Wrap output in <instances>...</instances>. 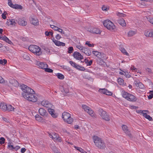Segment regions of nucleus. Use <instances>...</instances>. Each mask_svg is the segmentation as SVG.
<instances>
[{"instance_id": "obj_1", "label": "nucleus", "mask_w": 153, "mask_h": 153, "mask_svg": "<svg viewBox=\"0 0 153 153\" xmlns=\"http://www.w3.org/2000/svg\"><path fill=\"white\" fill-rule=\"evenodd\" d=\"M21 88L23 91L22 95L25 98L33 102H35L37 101V97L33 95L35 94V92L33 89L24 84L21 85Z\"/></svg>"}, {"instance_id": "obj_2", "label": "nucleus", "mask_w": 153, "mask_h": 153, "mask_svg": "<svg viewBox=\"0 0 153 153\" xmlns=\"http://www.w3.org/2000/svg\"><path fill=\"white\" fill-rule=\"evenodd\" d=\"M93 138L95 145L97 147L101 149L105 148V144L101 139L97 136H94Z\"/></svg>"}, {"instance_id": "obj_3", "label": "nucleus", "mask_w": 153, "mask_h": 153, "mask_svg": "<svg viewBox=\"0 0 153 153\" xmlns=\"http://www.w3.org/2000/svg\"><path fill=\"white\" fill-rule=\"evenodd\" d=\"M29 50L36 56H39L42 54L40 47L35 45H31L28 47Z\"/></svg>"}, {"instance_id": "obj_4", "label": "nucleus", "mask_w": 153, "mask_h": 153, "mask_svg": "<svg viewBox=\"0 0 153 153\" xmlns=\"http://www.w3.org/2000/svg\"><path fill=\"white\" fill-rule=\"evenodd\" d=\"M99 114L103 119L105 121H109L110 120L109 115L105 111L101 108L98 110Z\"/></svg>"}, {"instance_id": "obj_5", "label": "nucleus", "mask_w": 153, "mask_h": 153, "mask_svg": "<svg viewBox=\"0 0 153 153\" xmlns=\"http://www.w3.org/2000/svg\"><path fill=\"white\" fill-rule=\"evenodd\" d=\"M103 24L105 27L110 30H114L115 28L114 23L109 20L104 21Z\"/></svg>"}, {"instance_id": "obj_6", "label": "nucleus", "mask_w": 153, "mask_h": 153, "mask_svg": "<svg viewBox=\"0 0 153 153\" xmlns=\"http://www.w3.org/2000/svg\"><path fill=\"white\" fill-rule=\"evenodd\" d=\"M122 128L124 132L130 137L131 138L132 137V135L130 131L128 130V127L124 125H123Z\"/></svg>"}, {"instance_id": "obj_7", "label": "nucleus", "mask_w": 153, "mask_h": 153, "mask_svg": "<svg viewBox=\"0 0 153 153\" xmlns=\"http://www.w3.org/2000/svg\"><path fill=\"white\" fill-rule=\"evenodd\" d=\"M8 148L12 151H17L20 148V147L19 146H14L13 145H12L10 143H8Z\"/></svg>"}, {"instance_id": "obj_8", "label": "nucleus", "mask_w": 153, "mask_h": 153, "mask_svg": "<svg viewBox=\"0 0 153 153\" xmlns=\"http://www.w3.org/2000/svg\"><path fill=\"white\" fill-rule=\"evenodd\" d=\"M88 31L93 33L97 34H100L101 33L100 30L99 29L96 27H92L91 29H89Z\"/></svg>"}, {"instance_id": "obj_9", "label": "nucleus", "mask_w": 153, "mask_h": 153, "mask_svg": "<svg viewBox=\"0 0 153 153\" xmlns=\"http://www.w3.org/2000/svg\"><path fill=\"white\" fill-rule=\"evenodd\" d=\"M39 113L40 115L44 117H47L48 113L45 109L42 108H40L39 109Z\"/></svg>"}, {"instance_id": "obj_10", "label": "nucleus", "mask_w": 153, "mask_h": 153, "mask_svg": "<svg viewBox=\"0 0 153 153\" xmlns=\"http://www.w3.org/2000/svg\"><path fill=\"white\" fill-rule=\"evenodd\" d=\"M73 56L76 59L81 60L83 59V56L78 52H75L73 54Z\"/></svg>"}, {"instance_id": "obj_11", "label": "nucleus", "mask_w": 153, "mask_h": 153, "mask_svg": "<svg viewBox=\"0 0 153 153\" xmlns=\"http://www.w3.org/2000/svg\"><path fill=\"white\" fill-rule=\"evenodd\" d=\"M53 42L57 46H65V43L62 42L57 41L55 39L53 38L52 39Z\"/></svg>"}, {"instance_id": "obj_12", "label": "nucleus", "mask_w": 153, "mask_h": 153, "mask_svg": "<svg viewBox=\"0 0 153 153\" xmlns=\"http://www.w3.org/2000/svg\"><path fill=\"white\" fill-rule=\"evenodd\" d=\"M17 22L19 25L22 26H25L27 24V22L22 18H19L17 20Z\"/></svg>"}, {"instance_id": "obj_13", "label": "nucleus", "mask_w": 153, "mask_h": 153, "mask_svg": "<svg viewBox=\"0 0 153 153\" xmlns=\"http://www.w3.org/2000/svg\"><path fill=\"white\" fill-rule=\"evenodd\" d=\"M30 21L31 23L34 25H39V21L36 18L32 17L30 19Z\"/></svg>"}, {"instance_id": "obj_14", "label": "nucleus", "mask_w": 153, "mask_h": 153, "mask_svg": "<svg viewBox=\"0 0 153 153\" xmlns=\"http://www.w3.org/2000/svg\"><path fill=\"white\" fill-rule=\"evenodd\" d=\"M9 82L10 85L13 86L17 87L19 86V83L16 80L10 79L9 80Z\"/></svg>"}, {"instance_id": "obj_15", "label": "nucleus", "mask_w": 153, "mask_h": 153, "mask_svg": "<svg viewBox=\"0 0 153 153\" xmlns=\"http://www.w3.org/2000/svg\"><path fill=\"white\" fill-rule=\"evenodd\" d=\"M70 117L71 114L67 112H64L62 114V117L64 121H65Z\"/></svg>"}, {"instance_id": "obj_16", "label": "nucleus", "mask_w": 153, "mask_h": 153, "mask_svg": "<svg viewBox=\"0 0 153 153\" xmlns=\"http://www.w3.org/2000/svg\"><path fill=\"white\" fill-rule=\"evenodd\" d=\"M117 22L122 27L125 26L126 25L125 20L123 18L118 19L117 20Z\"/></svg>"}, {"instance_id": "obj_17", "label": "nucleus", "mask_w": 153, "mask_h": 153, "mask_svg": "<svg viewBox=\"0 0 153 153\" xmlns=\"http://www.w3.org/2000/svg\"><path fill=\"white\" fill-rule=\"evenodd\" d=\"M127 100L132 102H135L136 101L137 99L135 96L129 94Z\"/></svg>"}, {"instance_id": "obj_18", "label": "nucleus", "mask_w": 153, "mask_h": 153, "mask_svg": "<svg viewBox=\"0 0 153 153\" xmlns=\"http://www.w3.org/2000/svg\"><path fill=\"white\" fill-rule=\"evenodd\" d=\"M48 110L49 113L53 117L56 118L57 117V115L54 113V109L51 108H49L48 109Z\"/></svg>"}, {"instance_id": "obj_19", "label": "nucleus", "mask_w": 153, "mask_h": 153, "mask_svg": "<svg viewBox=\"0 0 153 153\" xmlns=\"http://www.w3.org/2000/svg\"><path fill=\"white\" fill-rule=\"evenodd\" d=\"M82 52L88 56L90 55L91 54V51L89 49L87 48H85Z\"/></svg>"}, {"instance_id": "obj_20", "label": "nucleus", "mask_w": 153, "mask_h": 153, "mask_svg": "<svg viewBox=\"0 0 153 153\" xmlns=\"http://www.w3.org/2000/svg\"><path fill=\"white\" fill-rule=\"evenodd\" d=\"M39 66L40 68L44 69H45L46 68L48 67V65L47 64L42 62H40L39 63Z\"/></svg>"}, {"instance_id": "obj_21", "label": "nucleus", "mask_w": 153, "mask_h": 153, "mask_svg": "<svg viewBox=\"0 0 153 153\" xmlns=\"http://www.w3.org/2000/svg\"><path fill=\"white\" fill-rule=\"evenodd\" d=\"M145 35L149 37H153V30H149L145 33Z\"/></svg>"}, {"instance_id": "obj_22", "label": "nucleus", "mask_w": 153, "mask_h": 153, "mask_svg": "<svg viewBox=\"0 0 153 153\" xmlns=\"http://www.w3.org/2000/svg\"><path fill=\"white\" fill-rule=\"evenodd\" d=\"M0 108L2 110L6 111L7 105L4 103H1L0 104Z\"/></svg>"}, {"instance_id": "obj_23", "label": "nucleus", "mask_w": 153, "mask_h": 153, "mask_svg": "<svg viewBox=\"0 0 153 153\" xmlns=\"http://www.w3.org/2000/svg\"><path fill=\"white\" fill-rule=\"evenodd\" d=\"M136 33V30H130L128 32V36L131 37L135 35Z\"/></svg>"}, {"instance_id": "obj_24", "label": "nucleus", "mask_w": 153, "mask_h": 153, "mask_svg": "<svg viewBox=\"0 0 153 153\" xmlns=\"http://www.w3.org/2000/svg\"><path fill=\"white\" fill-rule=\"evenodd\" d=\"M92 53L95 56L99 58H101V53L97 51H93Z\"/></svg>"}, {"instance_id": "obj_25", "label": "nucleus", "mask_w": 153, "mask_h": 153, "mask_svg": "<svg viewBox=\"0 0 153 153\" xmlns=\"http://www.w3.org/2000/svg\"><path fill=\"white\" fill-rule=\"evenodd\" d=\"M41 103L42 105L46 107H48L49 105H50L49 102L47 101H43Z\"/></svg>"}, {"instance_id": "obj_26", "label": "nucleus", "mask_w": 153, "mask_h": 153, "mask_svg": "<svg viewBox=\"0 0 153 153\" xmlns=\"http://www.w3.org/2000/svg\"><path fill=\"white\" fill-rule=\"evenodd\" d=\"M135 84L140 88L143 89L144 88V85L140 82H136Z\"/></svg>"}, {"instance_id": "obj_27", "label": "nucleus", "mask_w": 153, "mask_h": 153, "mask_svg": "<svg viewBox=\"0 0 153 153\" xmlns=\"http://www.w3.org/2000/svg\"><path fill=\"white\" fill-rule=\"evenodd\" d=\"M92 117H95V114L94 111L90 108L87 112Z\"/></svg>"}, {"instance_id": "obj_28", "label": "nucleus", "mask_w": 153, "mask_h": 153, "mask_svg": "<svg viewBox=\"0 0 153 153\" xmlns=\"http://www.w3.org/2000/svg\"><path fill=\"white\" fill-rule=\"evenodd\" d=\"M120 49L122 52L124 54L127 56H129V54L126 52V50L124 48H123L122 47L120 48Z\"/></svg>"}, {"instance_id": "obj_29", "label": "nucleus", "mask_w": 153, "mask_h": 153, "mask_svg": "<svg viewBox=\"0 0 153 153\" xmlns=\"http://www.w3.org/2000/svg\"><path fill=\"white\" fill-rule=\"evenodd\" d=\"M14 108L11 105H7V109L6 110L8 111H14Z\"/></svg>"}, {"instance_id": "obj_30", "label": "nucleus", "mask_w": 153, "mask_h": 153, "mask_svg": "<svg viewBox=\"0 0 153 153\" xmlns=\"http://www.w3.org/2000/svg\"><path fill=\"white\" fill-rule=\"evenodd\" d=\"M35 119L38 121H41L42 120L43 118L38 114H36L35 116Z\"/></svg>"}, {"instance_id": "obj_31", "label": "nucleus", "mask_w": 153, "mask_h": 153, "mask_svg": "<svg viewBox=\"0 0 153 153\" xmlns=\"http://www.w3.org/2000/svg\"><path fill=\"white\" fill-rule=\"evenodd\" d=\"M64 121L67 122L68 124H71L73 122V118L71 116L68 119H67V120H65V121Z\"/></svg>"}, {"instance_id": "obj_32", "label": "nucleus", "mask_w": 153, "mask_h": 153, "mask_svg": "<svg viewBox=\"0 0 153 153\" xmlns=\"http://www.w3.org/2000/svg\"><path fill=\"white\" fill-rule=\"evenodd\" d=\"M17 20H15L14 19H11L9 20V23L10 25H15V24L17 23Z\"/></svg>"}, {"instance_id": "obj_33", "label": "nucleus", "mask_w": 153, "mask_h": 153, "mask_svg": "<svg viewBox=\"0 0 153 153\" xmlns=\"http://www.w3.org/2000/svg\"><path fill=\"white\" fill-rule=\"evenodd\" d=\"M56 76H57L58 78L61 79H63L64 78V76L61 74L57 73Z\"/></svg>"}, {"instance_id": "obj_34", "label": "nucleus", "mask_w": 153, "mask_h": 153, "mask_svg": "<svg viewBox=\"0 0 153 153\" xmlns=\"http://www.w3.org/2000/svg\"><path fill=\"white\" fill-rule=\"evenodd\" d=\"M129 94L125 92H124L122 94V96L127 100Z\"/></svg>"}, {"instance_id": "obj_35", "label": "nucleus", "mask_w": 153, "mask_h": 153, "mask_svg": "<svg viewBox=\"0 0 153 153\" xmlns=\"http://www.w3.org/2000/svg\"><path fill=\"white\" fill-rule=\"evenodd\" d=\"M76 68L79 70L81 71H84L85 70V68L84 67L78 65L77 66V67Z\"/></svg>"}, {"instance_id": "obj_36", "label": "nucleus", "mask_w": 153, "mask_h": 153, "mask_svg": "<svg viewBox=\"0 0 153 153\" xmlns=\"http://www.w3.org/2000/svg\"><path fill=\"white\" fill-rule=\"evenodd\" d=\"M14 8L17 9L22 10L23 8V7L21 5L15 4V7H14Z\"/></svg>"}, {"instance_id": "obj_37", "label": "nucleus", "mask_w": 153, "mask_h": 153, "mask_svg": "<svg viewBox=\"0 0 153 153\" xmlns=\"http://www.w3.org/2000/svg\"><path fill=\"white\" fill-rule=\"evenodd\" d=\"M45 34L48 36H49V35H50L52 37H53V33L52 31H46L45 32Z\"/></svg>"}, {"instance_id": "obj_38", "label": "nucleus", "mask_w": 153, "mask_h": 153, "mask_svg": "<svg viewBox=\"0 0 153 153\" xmlns=\"http://www.w3.org/2000/svg\"><path fill=\"white\" fill-rule=\"evenodd\" d=\"M106 91H107V89L105 88H100L99 90L100 93L105 94H106Z\"/></svg>"}, {"instance_id": "obj_39", "label": "nucleus", "mask_w": 153, "mask_h": 153, "mask_svg": "<svg viewBox=\"0 0 153 153\" xmlns=\"http://www.w3.org/2000/svg\"><path fill=\"white\" fill-rule=\"evenodd\" d=\"M82 107L84 110L86 112L90 108L89 107L85 105H82Z\"/></svg>"}, {"instance_id": "obj_40", "label": "nucleus", "mask_w": 153, "mask_h": 153, "mask_svg": "<svg viewBox=\"0 0 153 153\" xmlns=\"http://www.w3.org/2000/svg\"><path fill=\"white\" fill-rule=\"evenodd\" d=\"M74 147L82 153H87L84 150L80 148L77 147L76 146H75Z\"/></svg>"}, {"instance_id": "obj_41", "label": "nucleus", "mask_w": 153, "mask_h": 153, "mask_svg": "<svg viewBox=\"0 0 153 153\" xmlns=\"http://www.w3.org/2000/svg\"><path fill=\"white\" fill-rule=\"evenodd\" d=\"M117 15L118 16L120 17H124L126 16V15L124 13L117 12Z\"/></svg>"}, {"instance_id": "obj_42", "label": "nucleus", "mask_w": 153, "mask_h": 153, "mask_svg": "<svg viewBox=\"0 0 153 153\" xmlns=\"http://www.w3.org/2000/svg\"><path fill=\"white\" fill-rule=\"evenodd\" d=\"M69 63L72 66L76 68H77V66L78 65V64H76L75 62L72 61H70L69 62Z\"/></svg>"}, {"instance_id": "obj_43", "label": "nucleus", "mask_w": 153, "mask_h": 153, "mask_svg": "<svg viewBox=\"0 0 153 153\" xmlns=\"http://www.w3.org/2000/svg\"><path fill=\"white\" fill-rule=\"evenodd\" d=\"M7 63V60L5 59H0V64L1 65H4Z\"/></svg>"}, {"instance_id": "obj_44", "label": "nucleus", "mask_w": 153, "mask_h": 153, "mask_svg": "<svg viewBox=\"0 0 153 153\" xmlns=\"http://www.w3.org/2000/svg\"><path fill=\"white\" fill-rule=\"evenodd\" d=\"M144 115V117L149 120H151L152 119V117L149 115L147 114H145Z\"/></svg>"}, {"instance_id": "obj_45", "label": "nucleus", "mask_w": 153, "mask_h": 153, "mask_svg": "<svg viewBox=\"0 0 153 153\" xmlns=\"http://www.w3.org/2000/svg\"><path fill=\"white\" fill-rule=\"evenodd\" d=\"M45 72L48 73H52L53 72V70L51 69L48 68L47 67L45 68Z\"/></svg>"}, {"instance_id": "obj_46", "label": "nucleus", "mask_w": 153, "mask_h": 153, "mask_svg": "<svg viewBox=\"0 0 153 153\" xmlns=\"http://www.w3.org/2000/svg\"><path fill=\"white\" fill-rule=\"evenodd\" d=\"M76 47L77 48L79 49L82 52L85 48L81 45H77Z\"/></svg>"}, {"instance_id": "obj_47", "label": "nucleus", "mask_w": 153, "mask_h": 153, "mask_svg": "<svg viewBox=\"0 0 153 153\" xmlns=\"http://www.w3.org/2000/svg\"><path fill=\"white\" fill-rule=\"evenodd\" d=\"M73 50L74 49L72 47H69L68 48V53H72Z\"/></svg>"}, {"instance_id": "obj_48", "label": "nucleus", "mask_w": 153, "mask_h": 153, "mask_svg": "<svg viewBox=\"0 0 153 153\" xmlns=\"http://www.w3.org/2000/svg\"><path fill=\"white\" fill-rule=\"evenodd\" d=\"M5 139L3 137H1L0 138V144H2L4 143Z\"/></svg>"}, {"instance_id": "obj_49", "label": "nucleus", "mask_w": 153, "mask_h": 153, "mask_svg": "<svg viewBox=\"0 0 153 153\" xmlns=\"http://www.w3.org/2000/svg\"><path fill=\"white\" fill-rule=\"evenodd\" d=\"M7 37L5 36H0V39L5 42L6 41V40L7 39Z\"/></svg>"}, {"instance_id": "obj_50", "label": "nucleus", "mask_w": 153, "mask_h": 153, "mask_svg": "<svg viewBox=\"0 0 153 153\" xmlns=\"http://www.w3.org/2000/svg\"><path fill=\"white\" fill-rule=\"evenodd\" d=\"M53 140H56L57 139V137L58 136V135L56 134H53Z\"/></svg>"}, {"instance_id": "obj_51", "label": "nucleus", "mask_w": 153, "mask_h": 153, "mask_svg": "<svg viewBox=\"0 0 153 153\" xmlns=\"http://www.w3.org/2000/svg\"><path fill=\"white\" fill-rule=\"evenodd\" d=\"M85 44L88 45L90 47H93L94 46V44H91L89 43V42L87 41L85 43Z\"/></svg>"}, {"instance_id": "obj_52", "label": "nucleus", "mask_w": 153, "mask_h": 153, "mask_svg": "<svg viewBox=\"0 0 153 153\" xmlns=\"http://www.w3.org/2000/svg\"><path fill=\"white\" fill-rule=\"evenodd\" d=\"M123 80L121 78H120L118 79V83L119 84L121 85L122 84Z\"/></svg>"}, {"instance_id": "obj_53", "label": "nucleus", "mask_w": 153, "mask_h": 153, "mask_svg": "<svg viewBox=\"0 0 153 153\" xmlns=\"http://www.w3.org/2000/svg\"><path fill=\"white\" fill-rule=\"evenodd\" d=\"M148 21L153 25V18L150 17L147 18Z\"/></svg>"}, {"instance_id": "obj_54", "label": "nucleus", "mask_w": 153, "mask_h": 153, "mask_svg": "<svg viewBox=\"0 0 153 153\" xmlns=\"http://www.w3.org/2000/svg\"><path fill=\"white\" fill-rule=\"evenodd\" d=\"M53 150L54 153H60V152L57 149L56 146L54 147Z\"/></svg>"}, {"instance_id": "obj_55", "label": "nucleus", "mask_w": 153, "mask_h": 153, "mask_svg": "<svg viewBox=\"0 0 153 153\" xmlns=\"http://www.w3.org/2000/svg\"><path fill=\"white\" fill-rule=\"evenodd\" d=\"M127 78H129L131 76L127 72H124V75Z\"/></svg>"}, {"instance_id": "obj_56", "label": "nucleus", "mask_w": 153, "mask_h": 153, "mask_svg": "<svg viewBox=\"0 0 153 153\" xmlns=\"http://www.w3.org/2000/svg\"><path fill=\"white\" fill-rule=\"evenodd\" d=\"M112 94V93L107 90V91H106V95H111Z\"/></svg>"}, {"instance_id": "obj_57", "label": "nucleus", "mask_w": 153, "mask_h": 153, "mask_svg": "<svg viewBox=\"0 0 153 153\" xmlns=\"http://www.w3.org/2000/svg\"><path fill=\"white\" fill-rule=\"evenodd\" d=\"M58 32L61 33L62 34H64L65 32L63 31V30L59 28L58 31Z\"/></svg>"}, {"instance_id": "obj_58", "label": "nucleus", "mask_w": 153, "mask_h": 153, "mask_svg": "<svg viewBox=\"0 0 153 153\" xmlns=\"http://www.w3.org/2000/svg\"><path fill=\"white\" fill-rule=\"evenodd\" d=\"M56 38L57 40H59L61 38V36L59 34H57L55 37Z\"/></svg>"}, {"instance_id": "obj_59", "label": "nucleus", "mask_w": 153, "mask_h": 153, "mask_svg": "<svg viewBox=\"0 0 153 153\" xmlns=\"http://www.w3.org/2000/svg\"><path fill=\"white\" fill-rule=\"evenodd\" d=\"M7 39L6 40V41H5L6 42L8 43V44L10 45H11L13 44L12 42L8 38H7Z\"/></svg>"}, {"instance_id": "obj_60", "label": "nucleus", "mask_w": 153, "mask_h": 153, "mask_svg": "<svg viewBox=\"0 0 153 153\" xmlns=\"http://www.w3.org/2000/svg\"><path fill=\"white\" fill-rule=\"evenodd\" d=\"M146 71L149 73H152V70L150 68H147L146 69Z\"/></svg>"}, {"instance_id": "obj_61", "label": "nucleus", "mask_w": 153, "mask_h": 153, "mask_svg": "<svg viewBox=\"0 0 153 153\" xmlns=\"http://www.w3.org/2000/svg\"><path fill=\"white\" fill-rule=\"evenodd\" d=\"M26 149L25 148H22L21 149V152L22 153H24L26 151Z\"/></svg>"}, {"instance_id": "obj_62", "label": "nucleus", "mask_w": 153, "mask_h": 153, "mask_svg": "<svg viewBox=\"0 0 153 153\" xmlns=\"http://www.w3.org/2000/svg\"><path fill=\"white\" fill-rule=\"evenodd\" d=\"M92 63V60H90L87 63V65L90 66L91 65Z\"/></svg>"}, {"instance_id": "obj_63", "label": "nucleus", "mask_w": 153, "mask_h": 153, "mask_svg": "<svg viewBox=\"0 0 153 153\" xmlns=\"http://www.w3.org/2000/svg\"><path fill=\"white\" fill-rule=\"evenodd\" d=\"M4 80L2 77L0 76V83H3L4 82Z\"/></svg>"}, {"instance_id": "obj_64", "label": "nucleus", "mask_w": 153, "mask_h": 153, "mask_svg": "<svg viewBox=\"0 0 153 153\" xmlns=\"http://www.w3.org/2000/svg\"><path fill=\"white\" fill-rule=\"evenodd\" d=\"M54 28H53V29L54 30L57 31L58 30V29H59V27H58L55 26V27H53Z\"/></svg>"}]
</instances>
